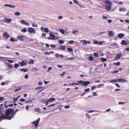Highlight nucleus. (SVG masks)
<instances>
[{"label": "nucleus", "instance_id": "obj_7", "mask_svg": "<svg viewBox=\"0 0 129 129\" xmlns=\"http://www.w3.org/2000/svg\"><path fill=\"white\" fill-rule=\"evenodd\" d=\"M121 43L122 45H127L129 44V42L128 41L126 42L125 40H122L121 41Z\"/></svg>", "mask_w": 129, "mask_h": 129}, {"label": "nucleus", "instance_id": "obj_11", "mask_svg": "<svg viewBox=\"0 0 129 129\" xmlns=\"http://www.w3.org/2000/svg\"><path fill=\"white\" fill-rule=\"evenodd\" d=\"M18 111V109H16V111L14 113H13V112L10 114H11L10 115V117H11V118L13 117V116L15 115V114L16 113L17 111Z\"/></svg>", "mask_w": 129, "mask_h": 129}, {"label": "nucleus", "instance_id": "obj_2", "mask_svg": "<svg viewBox=\"0 0 129 129\" xmlns=\"http://www.w3.org/2000/svg\"><path fill=\"white\" fill-rule=\"evenodd\" d=\"M103 2L106 4L104 6L105 7L106 9L108 11H110L111 9V5L113 4L112 2H111L109 0H105Z\"/></svg>", "mask_w": 129, "mask_h": 129}, {"label": "nucleus", "instance_id": "obj_22", "mask_svg": "<svg viewBox=\"0 0 129 129\" xmlns=\"http://www.w3.org/2000/svg\"><path fill=\"white\" fill-rule=\"evenodd\" d=\"M6 63L8 66L9 68H13V65L8 63Z\"/></svg>", "mask_w": 129, "mask_h": 129}, {"label": "nucleus", "instance_id": "obj_24", "mask_svg": "<svg viewBox=\"0 0 129 129\" xmlns=\"http://www.w3.org/2000/svg\"><path fill=\"white\" fill-rule=\"evenodd\" d=\"M105 85L104 84H101L98 85L97 86V88H100L102 87L103 86H104Z\"/></svg>", "mask_w": 129, "mask_h": 129}, {"label": "nucleus", "instance_id": "obj_52", "mask_svg": "<svg viewBox=\"0 0 129 129\" xmlns=\"http://www.w3.org/2000/svg\"><path fill=\"white\" fill-rule=\"evenodd\" d=\"M55 105H56V104H51L50 105H49L48 106V107H51V106H55Z\"/></svg>", "mask_w": 129, "mask_h": 129}, {"label": "nucleus", "instance_id": "obj_49", "mask_svg": "<svg viewBox=\"0 0 129 129\" xmlns=\"http://www.w3.org/2000/svg\"><path fill=\"white\" fill-rule=\"evenodd\" d=\"M25 21L23 20H22L21 21V24H24L25 23Z\"/></svg>", "mask_w": 129, "mask_h": 129}, {"label": "nucleus", "instance_id": "obj_13", "mask_svg": "<svg viewBox=\"0 0 129 129\" xmlns=\"http://www.w3.org/2000/svg\"><path fill=\"white\" fill-rule=\"evenodd\" d=\"M55 56L56 58H59L60 57L61 58H63L64 57V56L62 54L59 55V54L57 53L56 54Z\"/></svg>", "mask_w": 129, "mask_h": 129}, {"label": "nucleus", "instance_id": "obj_44", "mask_svg": "<svg viewBox=\"0 0 129 129\" xmlns=\"http://www.w3.org/2000/svg\"><path fill=\"white\" fill-rule=\"evenodd\" d=\"M99 42L96 40H95L94 42V43L95 44H99Z\"/></svg>", "mask_w": 129, "mask_h": 129}, {"label": "nucleus", "instance_id": "obj_26", "mask_svg": "<svg viewBox=\"0 0 129 129\" xmlns=\"http://www.w3.org/2000/svg\"><path fill=\"white\" fill-rule=\"evenodd\" d=\"M21 31L23 33H25L27 31V30L26 28H24L23 29L21 30Z\"/></svg>", "mask_w": 129, "mask_h": 129}, {"label": "nucleus", "instance_id": "obj_6", "mask_svg": "<svg viewBox=\"0 0 129 129\" xmlns=\"http://www.w3.org/2000/svg\"><path fill=\"white\" fill-rule=\"evenodd\" d=\"M3 20L5 22L10 23L12 21V19H11L6 18H5V19H4Z\"/></svg>", "mask_w": 129, "mask_h": 129}, {"label": "nucleus", "instance_id": "obj_8", "mask_svg": "<svg viewBox=\"0 0 129 129\" xmlns=\"http://www.w3.org/2000/svg\"><path fill=\"white\" fill-rule=\"evenodd\" d=\"M18 63L21 66H25L27 65V64L24 61H22L21 62H19Z\"/></svg>", "mask_w": 129, "mask_h": 129}, {"label": "nucleus", "instance_id": "obj_54", "mask_svg": "<svg viewBox=\"0 0 129 129\" xmlns=\"http://www.w3.org/2000/svg\"><path fill=\"white\" fill-rule=\"evenodd\" d=\"M52 69V68L51 67H49L48 68V70L47 71V72H49V71L51 70Z\"/></svg>", "mask_w": 129, "mask_h": 129}, {"label": "nucleus", "instance_id": "obj_40", "mask_svg": "<svg viewBox=\"0 0 129 129\" xmlns=\"http://www.w3.org/2000/svg\"><path fill=\"white\" fill-rule=\"evenodd\" d=\"M29 63L30 64H33L34 63V61L33 60H31L29 62Z\"/></svg>", "mask_w": 129, "mask_h": 129}, {"label": "nucleus", "instance_id": "obj_25", "mask_svg": "<svg viewBox=\"0 0 129 129\" xmlns=\"http://www.w3.org/2000/svg\"><path fill=\"white\" fill-rule=\"evenodd\" d=\"M34 110L35 111L39 112L40 113H41V111H40V109L39 108H35Z\"/></svg>", "mask_w": 129, "mask_h": 129}, {"label": "nucleus", "instance_id": "obj_61", "mask_svg": "<svg viewBox=\"0 0 129 129\" xmlns=\"http://www.w3.org/2000/svg\"><path fill=\"white\" fill-rule=\"evenodd\" d=\"M114 82H119V79H114Z\"/></svg>", "mask_w": 129, "mask_h": 129}, {"label": "nucleus", "instance_id": "obj_18", "mask_svg": "<svg viewBox=\"0 0 129 129\" xmlns=\"http://www.w3.org/2000/svg\"><path fill=\"white\" fill-rule=\"evenodd\" d=\"M55 100V99L54 98H51L49 100H48L45 102H50V103H51L53 101Z\"/></svg>", "mask_w": 129, "mask_h": 129}, {"label": "nucleus", "instance_id": "obj_43", "mask_svg": "<svg viewBox=\"0 0 129 129\" xmlns=\"http://www.w3.org/2000/svg\"><path fill=\"white\" fill-rule=\"evenodd\" d=\"M37 70V69L36 68H33L32 69V70L33 72L36 71Z\"/></svg>", "mask_w": 129, "mask_h": 129}, {"label": "nucleus", "instance_id": "obj_34", "mask_svg": "<svg viewBox=\"0 0 129 129\" xmlns=\"http://www.w3.org/2000/svg\"><path fill=\"white\" fill-rule=\"evenodd\" d=\"M58 42L60 44H62L64 43V41L62 40H59Z\"/></svg>", "mask_w": 129, "mask_h": 129}, {"label": "nucleus", "instance_id": "obj_58", "mask_svg": "<svg viewBox=\"0 0 129 129\" xmlns=\"http://www.w3.org/2000/svg\"><path fill=\"white\" fill-rule=\"evenodd\" d=\"M24 24L27 25L29 26V23H28V22L25 21V23Z\"/></svg>", "mask_w": 129, "mask_h": 129}, {"label": "nucleus", "instance_id": "obj_64", "mask_svg": "<svg viewBox=\"0 0 129 129\" xmlns=\"http://www.w3.org/2000/svg\"><path fill=\"white\" fill-rule=\"evenodd\" d=\"M125 21L126 23H129V19H127L125 20Z\"/></svg>", "mask_w": 129, "mask_h": 129}, {"label": "nucleus", "instance_id": "obj_51", "mask_svg": "<svg viewBox=\"0 0 129 129\" xmlns=\"http://www.w3.org/2000/svg\"><path fill=\"white\" fill-rule=\"evenodd\" d=\"M50 46L51 48H55L56 46L54 44H51Z\"/></svg>", "mask_w": 129, "mask_h": 129}, {"label": "nucleus", "instance_id": "obj_29", "mask_svg": "<svg viewBox=\"0 0 129 129\" xmlns=\"http://www.w3.org/2000/svg\"><path fill=\"white\" fill-rule=\"evenodd\" d=\"M99 111H98V110H91L89 111H88L87 112L88 113H90L91 112H99Z\"/></svg>", "mask_w": 129, "mask_h": 129}, {"label": "nucleus", "instance_id": "obj_3", "mask_svg": "<svg viewBox=\"0 0 129 129\" xmlns=\"http://www.w3.org/2000/svg\"><path fill=\"white\" fill-rule=\"evenodd\" d=\"M3 37L4 39H7L10 37V36L7 32H6L3 33Z\"/></svg>", "mask_w": 129, "mask_h": 129}, {"label": "nucleus", "instance_id": "obj_41", "mask_svg": "<svg viewBox=\"0 0 129 129\" xmlns=\"http://www.w3.org/2000/svg\"><path fill=\"white\" fill-rule=\"evenodd\" d=\"M89 59L90 60L92 61L93 60V58L92 56H90L89 57Z\"/></svg>", "mask_w": 129, "mask_h": 129}, {"label": "nucleus", "instance_id": "obj_55", "mask_svg": "<svg viewBox=\"0 0 129 129\" xmlns=\"http://www.w3.org/2000/svg\"><path fill=\"white\" fill-rule=\"evenodd\" d=\"M74 42V41L73 40H71L69 41V43L70 44H72Z\"/></svg>", "mask_w": 129, "mask_h": 129}, {"label": "nucleus", "instance_id": "obj_46", "mask_svg": "<svg viewBox=\"0 0 129 129\" xmlns=\"http://www.w3.org/2000/svg\"><path fill=\"white\" fill-rule=\"evenodd\" d=\"M43 84L42 82V81H39V82L38 83V85L40 86H41Z\"/></svg>", "mask_w": 129, "mask_h": 129}, {"label": "nucleus", "instance_id": "obj_1", "mask_svg": "<svg viewBox=\"0 0 129 129\" xmlns=\"http://www.w3.org/2000/svg\"><path fill=\"white\" fill-rule=\"evenodd\" d=\"M14 111V109L9 108L7 109L6 111V115H3L0 117V121H1L4 119H8L10 120L11 119V117L10 116V114Z\"/></svg>", "mask_w": 129, "mask_h": 129}, {"label": "nucleus", "instance_id": "obj_5", "mask_svg": "<svg viewBox=\"0 0 129 129\" xmlns=\"http://www.w3.org/2000/svg\"><path fill=\"white\" fill-rule=\"evenodd\" d=\"M28 31L30 33H34V34H35L36 33V31L34 28L32 27L29 28L28 29Z\"/></svg>", "mask_w": 129, "mask_h": 129}, {"label": "nucleus", "instance_id": "obj_16", "mask_svg": "<svg viewBox=\"0 0 129 129\" xmlns=\"http://www.w3.org/2000/svg\"><path fill=\"white\" fill-rule=\"evenodd\" d=\"M82 84L85 86H87L90 84V82L89 81H84Z\"/></svg>", "mask_w": 129, "mask_h": 129}, {"label": "nucleus", "instance_id": "obj_12", "mask_svg": "<svg viewBox=\"0 0 129 129\" xmlns=\"http://www.w3.org/2000/svg\"><path fill=\"white\" fill-rule=\"evenodd\" d=\"M119 82H122L124 83L125 82H127L128 80H127L124 79L123 78L119 79Z\"/></svg>", "mask_w": 129, "mask_h": 129}, {"label": "nucleus", "instance_id": "obj_28", "mask_svg": "<svg viewBox=\"0 0 129 129\" xmlns=\"http://www.w3.org/2000/svg\"><path fill=\"white\" fill-rule=\"evenodd\" d=\"M21 14L19 12H16L14 13V15L16 16H20Z\"/></svg>", "mask_w": 129, "mask_h": 129}, {"label": "nucleus", "instance_id": "obj_38", "mask_svg": "<svg viewBox=\"0 0 129 129\" xmlns=\"http://www.w3.org/2000/svg\"><path fill=\"white\" fill-rule=\"evenodd\" d=\"M25 102L26 103H27L28 102H33L32 99H30L29 100L26 101Z\"/></svg>", "mask_w": 129, "mask_h": 129}, {"label": "nucleus", "instance_id": "obj_53", "mask_svg": "<svg viewBox=\"0 0 129 129\" xmlns=\"http://www.w3.org/2000/svg\"><path fill=\"white\" fill-rule=\"evenodd\" d=\"M90 90V89L89 88H88L85 89L84 90H85V92H89V91Z\"/></svg>", "mask_w": 129, "mask_h": 129}, {"label": "nucleus", "instance_id": "obj_56", "mask_svg": "<svg viewBox=\"0 0 129 129\" xmlns=\"http://www.w3.org/2000/svg\"><path fill=\"white\" fill-rule=\"evenodd\" d=\"M14 38H11L10 39V40L11 42H14Z\"/></svg>", "mask_w": 129, "mask_h": 129}, {"label": "nucleus", "instance_id": "obj_37", "mask_svg": "<svg viewBox=\"0 0 129 129\" xmlns=\"http://www.w3.org/2000/svg\"><path fill=\"white\" fill-rule=\"evenodd\" d=\"M19 65L18 64H14V67L15 68H17L19 66Z\"/></svg>", "mask_w": 129, "mask_h": 129}, {"label": "nucleus", "instance_id": "obj_23", "mask_svg": "<svg viewBox=\"0 0 129 129\" xmlns=\"http://www.w3.org/2000/svg\"><path fill=\"white\" fill-rule=\"evenodd\" d=\"M28 70V69H22L20 70V71L22 72L23 71L24 72H26Z\"/></svg>", "mask_w": 129, "mask_h": 129}, {"label": "nucleus", "instance_id": "obj_14", "mask_svg": "<svg viewBox=\"0 0 129 129\" xmlns=\"http://www.w3.org/2000/svg\"><path fill=\"white\" fill-rule=\"evenodd\" d=\"M4 5L5 6L8 7L10 8H14L15 7V6L11 4H5Z\"/></svg>", "mask_w": 129, "mask_h": 129}, {"label": "nucleus", "instance_id": "obj_32", "mask_svg": "<svg viewBox=\"0 0 129 129\" xmlns=\"http://www.w3.org/2000/svg\"><path fill=\"white\" fill-rule=\"evenodd\" d=\"M59 31L63 34H64L65 33V31L63 29H60Z\"/></svg>", "mask_w": 129, "mask_h": 129}, {"label": "nucleus", "instance_id": "obj_47", "mask_svg": "<svg viewBox=\"0 0 129 129\" xmlns=\"http://www.w3.org/2000/svg\"><path fill=\"white\" fill-rule=\"evenodd\" d=\"M13 99L14 100L13 102L14 103L18 100V98H13Z\"/></svg>", "mask_w": 129, "mask_h": 129}, {"label": "nucleus", "instance_id": "obj_15", "mask_svg": "<svg viewBox=\"0 0 129 129\" xmlns=\"http://www.w3.org/2000/svg\"><path fill=\"white\" fill-rule=\"evenodd\" d=\"M83 43L85 45H87L88 44H91V42L90 41H87L85 40H83Z\"/></svg>", "mask_w": 129, "mask_h": 129}, {"label": "nucleus", "instance_id": "obj_17", "mask_svg": "<svg viewBox=\"0 0 129 129\" xmlns=\"http://www.w3.org/2000/svg\"><path fill=\"white\" fill-rule=\"evenodd\" d=\"M114 36V33L113 31H110L109 32V37L113 36Z\"/></svg>", "mask_w": 129, "mask_h": 129}, {"label": "nucleus", "instance_id": "obj_20", "mask_svg": "<svg viewBox=\"0 0 129 129\" xmlns=\"http://www.w3.org/2000/svg\"><path fill=\"white\" fill-rule=\"evenodd\" d=\"M121 56V54H120L119 53L116 56V57L115 58V60H116L120 58Z\"/></svg>", "mask_w": 129, "mask_h": 129}, {"label": "nucleus", "instance_id": "obj_62", "mask_svg": "<svg viewBox=\"0 0 129 129\" xmlns=\"http://www.w3.org/2000/svg\"><path fill=\"white\" fill-rule=\"evenodd\" d=\"M70 108V106L69 105H67L65 106L64 108L66 109H69Z\"/></svg>", "mask_w": 129, "mask_h": 129}, {"label": "nucleus", "instance_id": "obj_31", "mask_svg": "<svg viewBox=\"0 0 129 129\" xmlns=\"http://www.w3.org/2000/svg\"><path fill=\"white\" fill-rule=\"evenodd\" d=\"M126 9L125 8H120L119 9V10L120 11H125L126 10Z\"/></svg>", "mask_w": 129, "mask_h": 129}, {"label": "nucleus", "instance_id": "obj_50", "mask_svg": "<svg viewBox=\"0 0 129 129\" xmlns=\"http://www.w3.org/2000/svg\"><path fill=\"white\" fill-rule=\"evenodd\" d=\"M114 64H115L116 66H119L120 65V63L119 62H117L116 63H114Z\"/></svg>", "mask_w": 129, "mask_h": 129}, {"label": "nucleus", "instance_id": "obj_59", "mask_svg": "<svg viewBox=\"0 0 129 129\" xmlns=\"http://www.w3.org/2000/svg\"><path fill=\"white\" fill-rule=\"evenodd\" d=\"M74 1L75 3L77 5L79 4V2L77 1V0H74Z\"/></svg>", "mask_w": 129, "mask_h": 129}, {"label": "nucleus", "instance_id": "obj_21", "mask_svg": "<svg viewBox=\"0 0 129 129\" xmlns=\"http://www.w3.org/2000/svg\"><path fill=\"white\" fill-rule=\"evenodd\" d=\"M50 37L51 38L52 40H54L55 39V36L54 35L50 34Z\"/></svg>", "mask_w": 129, "mask_h": 129}, {"label": "nucleus", "instance_id": "obj_45", "mask_svg": "<svg viewBox=\"0 0 129 129\" xmlns=\"http://www.w3.org/2000/svg\"><path fill=\"white\" fill-rule=\"evenodd\" d=\"M105 42V41H102L100 42H99V44L101 45H102L103 44V42Z\"/></svg>", "mask_w": 129, "mask_h": 129}, {"label": "nucleus", "instance_id": "obj_30", "mask_svg": "<svg viewBox=\"0 0 129 129\" xmlns=\"http://www.w3.org/2000/svg\"><path fill=\"white\" fill-rule=\"evenodd\" d=\"M67 50L70 52H73V49L71 48H68Z\"/></svg>", "mask_w": 129, "mask_h": 129}, {"label": "nucleus", "instance_id": "obj_60", "mask_svg": "<svg viewBox=\"0 0 129 129\" xmlns=\"http://www.w3.org/2000/svg\"><path fill=\"white\" fill-rule=\"evenodd\" d=\"M86 115L88 117V118H90V117L89 114L86 113Z\"/></svg>", "mask_w": 129, "mask_h": 129}, {"label": "nucleus", "instance_id": "obj_27", "mask_svg": "<svg viewBox=\"0 0 129 129\" xmlns=\"http://www.w3.org/2000/svg\"><path fill=\"white\" fill-rule=\"evenodd\" d=\"M44 31L46 33H48L49 32V30L48 28L47 27H45L44 28Z\"/></svg>", "mask_w": 129, "mask_h": 129}, {"label": "nucleus", "instance_id": "obj_48", "mask_svg": "<svg viewBox=\"0 0 129 129\" xmlns=\"http://www.w3.org/2000/svg\"><path fill=\"white\" fill-rule=\"evenodd\" d=\"M94 55L96 57H97L98 56V54H97V53H94Z\"/></svg>", "mask_w": 129, "mask_h": 129}, {"label": "nucleus", "instance_id": "obj_10", "mask_svg": "<svg viewBox=\"0 0 129 129\" xmlns=\"http://www.w3.org/2000/svg\"><path fill=\"white\" fill-rule=\"evenodd\" d=\"M25 38V37L22 35L20 36H17L18 39L20 41H23V38Z\"/></svg>", "mask_w": 129, "mask_h": 129}, {"label": "nucleus", "instance_id": "obj_63", "mask_svg": "<svg viewBox=\"0 0 129 129\" xmlns=\"http://www.w3.org/2000/svg\"><path fill=\"white\" fill-rule=\"evenodd\" d=\"M28 78V75L27 74H26L24 76V78L25 79H27Z\"/></svg>", "mask_w": 129, "mask_h": 129}, {"label": "nucleus", "instance_id": "obj_9", "mask_svg": "<svg viewBox=\"0 0 129 129\" xmlns=\"http://www.w3.org/2000/svg\"><path fill=\"white\" fill-rule=\"evenodd\" d=\"M59 48H58V49L59 50H66V47L65 46L62 45L59 46Z\"/></svg>", "mask_w": 129, "mask_h": 129}, {"label": "nucleus", "instance_id": "obj_36", "mask_svg": "<svg viewBox=\"0 0 129 129\" xmlns=\"http://www.w3.org/2000/svg\"><path fill=\"white\" fill-rule=\"evenodd\" d=\"M5 60L7 61L10 63H12L14 61L13 60Z\"/></svg>", "mask_w": 129, "mask_h": 129}, {"label": "nucleus", "instance_id": "obj_19", "mask_svg": "<svg viewBox=\"0 0 129 129\" xmlns=\"http://www.w3.org/2000/svg\"><path fill=\"white\" fill-rule=\"evenodd\" d=\"M125 36L124 34L122 33L119 34H118V37L119 38H122Z\"/></svg>", "mask_w": 129, "mask_h": 129}, {"label": "nucleus", "instance_id": "obj_33", "mask_svg": "<svg viewBox=\"0 0 129 129\" xmlns=\"http://www.w3.org/2000/svg\"><path fill=\"white\" fill-rule=\"evenodd\" d=\"M101 60L102 62H104L107 60V59L106 58L102 57L101 58Z\"/></svg>", "mask_w": 129, "mask_h": 129}, {"label": "nucleus", "instance_id": "obj_4", "mask_svg": "<svg viewBox=\"0 0 129 129\" xmlns=\"http://www.w3.org/2000/svg\"><path fill=\"white\" fill-rule=\"evenodd\" d=\"M40 120V118H39L37 120H35L33 122H32V123L35 124V126H38V124Z\"/></svg>", "mask_w": 129, "mask_h": 129}, {"label": "nucleus", "instance_id": "obj_57", "mask_svg": "<svg viewBox=\"0 0 129 129\" xmlns=\"http://www.w3.org/2000/svg\"><path fill=\"white\" fill-rule=\"evenodd\" d=\"M32 26L34 27H38V25L37 24H33Z\"/></svg>", "mask_w": 129, "mask_h": 129}, {"label": "nucleus", "instance_id": "obj_39", "mask_svg": "<svg viewBox=\"0 0 129 129\" xmlns=\"http://www.w3.org/2000/svg\"><path fill=\"white\" fill-rule=\"evenodd\" d=\"M80 83H73L71 84H70L69 85H73L74 84H75L76 85H78L80 84Z\"/></svg>", "mask_w": 129, "mask_h": 129}, {"label": "nucleus", "instance_id": "obj_35", "mask_svg": "<svg viewBox=\"0 0 129 129\" xmlns=\"http://www.w3.org/2000/svg\"><path fill=\"white\" fill-rule=\"evenodd\" d=\"M78 32L79 31L78 30H74L73 31V33L75 35L76 33H78Z\"/></svg>", "mask_w": 129, "mask_h": 129}, {"label": "nucleus", "instance_id": "obj_42", "mask_svg": "<svg viewBox=\"0 0 129 129\" xmlns=\"http://www.w3.org/2000/svg\"><path fill=\"white\" fill-rule=\"evenodd\" d=\"M21 87V88H17V89H15L14 90L15 91V92H16V91H19L22 88L21 87Z\"/></svg>", "mask_w": 129, "mask_h": 129}]
</instances>
